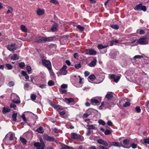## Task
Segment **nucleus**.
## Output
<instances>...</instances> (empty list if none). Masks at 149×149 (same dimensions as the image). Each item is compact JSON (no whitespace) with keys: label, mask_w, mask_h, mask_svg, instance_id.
Here are the masks:
<instances>
[{"label":"nucleus","mask_w":149,"mask_h":149,"mask_svg":"<svg viewBox=\"0 0 149 149\" xmlns=\"http://www.w3.org/2000/svg\"><path fill=\"white\" fill-rule=\"evenodd\" d=\"M48 84L49 86H52L54 85V83L52 80H49L48 82Z\"/></svg>","instance_id":"obj_35"},{"label":"nucleus","mask_w":149,"mask_h":149,"mask_svg":"<svg viewBox=\"0 0 149 149\" xmlns=\"http://www.w3.org/2000/svg\"><path fill=\"white\" fill-rule=\"evenodd\" d=\"M9 139L11 141H13L14 140L13 135V134H10V137L9 138Z\"/></svg>","instance_id":"obj_55"},{"label":"nucleus","mask_w":149,"mask_h":149,"mask_svg":"<svg viewBox=\"0 0 149 149\" xmlns=\"http://www.w3.org/2000/svg\"><path fill=\"white\" fill-rule=\"evenodd\" d=\"M36 95L34 94H32L31 96V98L32 100H36Z\"/></svg>","instance_id":"obj_36"},{"label":"nucleus","mask_w":149,"mask_h":149,"mask_svg":"<svg viewBox=\"0 0 149 149\" xmlns=\"http://www.w3.org/2000/svg\"><path fill=\"white\" fill-rule=\"evenodd\" d=\"M19 58L18 57L16 54H14L13 56H11V59L13 60H16Z\"/></svg>","instance_id":"obj_26"},{"label":"nucleus","mask_w":149,"mask_h":149,"mask_svg":"<svg viewBox=\"0 0 149 149\" xmlns=\"http://www.w3.org/2000/svg\"><path fill=\"white\" fill-rule=\"evenodd\" d=\"M50 2L55 5L58 4V1L56 0H49Z\"/></svg>","instance_id":"obj_37"},{"label":"nucleus","mask_w":149,"mask_h":149,"mask_svg":"<svg viewBox=\"0 0 149 149\" xmlns=\"http://www.w3.org/2000/svg\"><path fill=\"white\" fill-rule=\"evenodd\" d=\"M65 102L67 104H69L73 102L74 101V99L73 98H65Z\"/></svg>","instance_id":"obj_12"},{"label":"nucleus","mask_w":149,"mask_h":149,"mask_svg":"<svg viewBox=\"0 0 149 149\" xmlns=\"http://www.w3.org/2000/svg\"><path fill=\"white\" fill-rule=\"evenodd\" d=\"M111 27L113 29L117 30L119 28V26L117 24H113L111 25Z\"/></svg>","instance_id":"obj_27"},{"label":"nucleus","mask_w":149,"mask_h":149,"mask_svg":"<svg viewBox=\"0 0 149 149\" xmlns=\"http://www.w3.org/2000/svg\"><path fill=\"white\" fill-rule=\"evenodd\" d=\"M45 11L43 10H37V14L38 15H41L44 14Z\"/></svg>","instance_id":"obj_18"},{"label":"nucleus","mask_w":149,"mask_h":149,"mask_svg":"<svg viewBox=\"0 0 149 149\" xmlns=\"http://www.w3.org/2000/svg\"><path fill=\"white\" fill-rule=\"evenodd\" d=\"M40 143L35 142L34 143V146L36 147H38L37 149H44L45 145L43 141L42 138L40 139ZM47 149H54L52 147H49Z\"/></svg>","instance_id":"obj_1"},{"label":"nucleus","mask_w":149,"mask_h":149,"mask_svg":"<svg viewBox=\"0 0 149 149\" xmlns=\"http://www.w3.org/2000/svg\"><path fill=\"white\" fill-rule=\"evenodd\" d=\"M120 77L119 76H117L116 78L114 79V81L116 83H117L118 81V80L120 79Z\"/></svg>","instance_id":"obj_44"},{"label":"nucleus","mask_w":149,"mask_h":149,"mask_svg":"<svg viewBox=\"0 0 149 149\" xmlns=\"http://www.w3.org/2000/svg\"><path fill=\"white\" fill-rule=\"evenodd\" d=\"M90 74V72L88 71H85L84 74L85 77H87Z\"/></svg>","instance_id":"obj_61"},{"label":"nucleus","mask_w":149,"mask_h":149,"mask_svg":"<svg viewBox=\"0 0 149 149\" xmlns=\"http://www.w3.org/2000/svg\"><path fill=\"white\" fill-rule=\"evenodd\" d=\"M14 82L13 81H11L8 83V85L10 87H12L14 85Z\"/></svg>","instance_id":"obj_50"},{"label":"nucleus","mask_w":149,"mask_h":149,"mask_svg":"<svg viewBox=\"0 0 149 149\" xmlns=\"http://www.w3.org/2000/svg\"><path fill=\"white\" fill-rule=\"evenodd\" d=\"M138 41L141 45H146L148 43V40H146V37L140 38Z\"/></svg>","instance_id":"obj_3"},{"label":"nucleus","mask_w":149,"mask_h":149,"mask_svg":"<svg viewBox=\"0 0 149 149\" xmlns=\"http://www.w3.org/2000/svg\"><path fill=\"white\" fill-rule=\"evenodd\" d=\"M10 107L11 108H13L14 109H16V106L15 104H10Z\"/></svg>","instance_id":"obj_48"},{"label":"nucleus","mask_w":149,"mask_h":149,"mask_svg":"<svg viewBox=\"0 0 149 149\" xmlns=\"http://www.w3.org/2000/svg\"><path fill=\"white\" fill-rule=\"evenodd\" d=\"M135 111L137 113H140L141 112V109L139 107H136L135 108Z\"/></svg>","instance_id":"obj_46"},{"label":"nucleus","mask_w":149,"mask_h":149,"mask_svg":"<svg viewBox=\"0 0 149 149\" xmlns=\"http://www.w3.org/2000/svg\"><path fill=\"white\" fill-rule=\"evenodd\" d=\"M130 105V103L129 102H126L125 104H124L123 106L124 107H127L129 106Z\"/></svg>","instance_id":"obj_52"},{"label":"nucleus","mask_w":149,"mask_h":149,"mask_svg":"<svg viewBox=\"0 0 149 149\" xmlns=\"http://www.w3.org/2000/svg\"><path fill=\"white\" fill-rule=\"evenodd\" d=\"M45 139L47 141H53L54 140V139L52 137H51L47 135L45 136Z\"/></svg>","instance_id":"obj_10"},{"label":"nucleus","mask_w":149,"mask_h":149,"mask_svg":"<svg viewBox=\"0 0 149 149\" xmlns=\"http://www.w3.org/2000/svg\"><path fill=\"white\" fill-rule=\"evenodd\" d=\"M137 145L134 143H133L131 145V146L133 148H136Z\"/></svg>","instance_id":"obj_57"},{"label":"nucleus","mask_w":149,"mask_h":149,"mask_svg":"<svg viewBox=\"0 0 149 149\" xmlns=\"http://www.w3.org/2000/svg\"><path fill=\"white\" fill-rule=\"evenodd\" d=\"M115 77V75L114 74H112L110 77L109 78L110 79H113L114 80Z\"/></svg>","instance_id":"obj_56"},{"label":"nucleus","mask_w":149,"mask_h":149,"mask_svg":"<svg viewBox=\"0 0 149 149\" xmlns=\"http://www.w3.org/2000/svg\"><path fill=\"white\" fill-rule=\"evenodd\" d=\"M67 66L64 65L60 70V75H65L67 73V70H66Z\"/></svg>","instance_id":"obj_5"},{"label":"nucleus","mask_w":149,"mask_h":149,"mask_svg":"<svg viewBox=\"0 0 149 149\" xmlns=\"http://www.w3.org/2000/svg\"><path fill=\"white\" fill-rule=\"evenodd\" d=\"M46 85L44 84H42L39 86V87L41 88H45L46 87Z\"/></svg>","instance_id":"obj_64"},{"label":"nucleus","mask_w":149,"mask_h":149,"mask_svg":"<svg viewBox=\"0 0 149 149\" xmlns=\"http://www.w3.org/2000/svg\"><path fill=\"white\" fill-rule=\"evenodd\" d=\"M145 32L144 31L143 29H140V30L139 34L141 35L144 34Z\"/></svg>","instance_id":"obj_60"},{"label":"nucleus","mask_w":149,"mask_h":149,"mask_svg":"<svg viewBox=\"0 0 149 149\" xmlns=\"http://www.w3.org/2000/svg\"><path fill=\"white\" fill-rule=\"evenodd\" d=\"M143 141L146 143H149V138L144 139Z\"/></svg>","instance_id":"obj_49"},{"label":"nucleus","mask_w":149,"mask_h":149,"mask_svg":"<svg viewBox=\"0 0 149 149\" xmlns=\"http://www.w3.org/2000/svg\"><path fill=\"white\" fill-rule=\"evenodd\" d=\"M10 109L8 107H4L2 110V112L3 113H6L10 111Z\"/></svg>","instance_id":"obj_15"},{"label":"nucleus","mask_w":149,"mask_h":149,"mask_svg":"<svg viewBox=\"0 0 149 149\" xmlns=\"http://www.w3.org/2000/svg\"><path fill=\"white\" fill-rule=\"evenodd\" d=\"M71 138L74 139H77L80 138V136L75 133H72L71 134Z\"/></svg>","instance_id":"obj_9"},{"label":"nucleus","mask_w":149,"mask_h":149,"mask_svg":"<svg viewBox=\"0 0 149 149\" xmlns=\"http://www.w3.org/2000/svg\"><path fill=\"white\" fill-rule=\"evenodd\" d=\"M108 46V45L103 46L101 44H100L98 45L97 47L99 49H102L106 48Z\"/></svg>","instance_id":"obj_22"},{"label":"nucleus","mask_w":149,"mask_h":149,"mask_svg":"<svg viewBox=\"0 0 149 149\" xmlns=\"http://www.w3.org/2000/svg\"><path fill=\"white\" fill-rule=\"evenodd\" d=\"M111 143L113 146H117V147H121L122 146V145L120 143L112 142Z\"/></svg>","instance_id":"obj_16"},{"label":"nucleus","mask_w":149,"mask_h":149,"mask_svg":"<svg viewBox=\"0 0 149 149\" xmlns=\"http://www.w3.org/2000/svg\"><path fill=\"white\" fill-rule=\"evenodd\" d=\"M20 140L22 143L24 145H25L27 141L24 138L22 137H20Z\"/></svg>","instance_id":"obj_25"},{"label":"nucleus","mask_w":149,"mask_h":149,"mask_svg":"<svg viewBox=\"0 0 149 149\" xmlns=\"http://www.w3.org/2000/svg\"><path fill=\"white\" fill-rule=\"evenodd\" d=\"M6 66L8 70H11L13 68L12 66L10 64H6Z\"/></svg>","instance_id":"obj_42"},{"label":"nucleus","mask_w":149,"mask_h":149,"mask_svg":"<svg viewBox=\"0 0 149 149\" xmlns=\"http://www.w3.org/2000/svg\"><path fill=\"white\" fill-rule=\"evenodd\" d=\"M77 28L80 31H84V27L81 26L80 25H78L77 26Z\"/></svg>","instance_id":"obj_34"},{"label":"nucleus","mask_w":149,"mask_h":149,"mask_svg":"<svg viewBox=\"0 0 149 149\" xmlns=\"http://www.w3.org/2000/svg\"><path fill=\"white\" fill-rule=\"evenodd\" d=\"M55 109H56L57 110H62L63 109V108L61 106L56 105V107H55Z\"/></svg>","instance_id":"obj_39"},{"label":"nucleus","mask_w":149,"mask_h":149,"mask_svg":"<svg viewBox=\"0 0 149 149\" xmlns=\"http://www.w3.org/2000/svg\"><path fill=\"white\" fill-rule=\"evenodd\" d=\"M15 43H13L7 46V49L10 51H14L16 50L17 47L16 46Z\"/></svg>","instance_id":"obj_4"},{"label":"nucleus","mask_w":149,"mask_h":149,"mask_svg":"<svg viewBox=\"0 0 149 149\" xmlns=\"http://www.w3.org/2000/svg\"><path fill=\"white\" fill-rule=\"evenodd\" d=\"M113 94L111 92L108 93L106 96V98L108 100L111 99L113 97Z\"/></svg>","instance_id":"obj_13"},{"label":"nucleus","mask_w":149,"mask_h":149,"mask_svg":"<svg viewBox=\"0 0 149 149\" xmlns=\"http://www.w3.org/2000/svg\"><path fill=\"white\" fill-rule=\"evenodd\" d=\"M22 117L24 121H26V118L25 117V115L24 114H23L22 115Z\"/></svg>","instance_id":"obj_62"},{"label":"nucleus","mask_w":149,"mask_h":149,"mask_svg":"<svg viewBox=\"0 0 149 149\" xmlns=\"http://www.w3.org/2000/svg\"><path fill=\"white\" fill-rule=\"evenodd\" d=\"M36 131L38 133L42 134L43 132V128L42 127H40L37 129Z\"/></svg>","instance_id":"obj_23"},{"label":"nucleus","mask_w":149,"mask_h":149,"mask_svg":"<svg viewBox=\"0 0 149 149\" xmlns=\"http://www.w3.org/2000/svg\"><path fill=\"white\" fill-rule=\"evenodd\" d=\"M87 126L88 127V129L90 130V129H95V127L93 126V125H87Z\"/></svg>","instance_id":"obj_40"},{"label":"nucleus","mask_w":149,"mask_h":149,"mask_svg":"<svg viewBox=\"0 0 149 149\" xmlns=\"http://www.w3.org/2000/svg\"><path fill=\"white\" fill-rule=\"evenodd\" d=\"M61 149H74L73 148L70 147L68 146L65 145L64 146L62 147Z\"/></svg>","instance_id":"obj_32"},{"label":"nucleus","mask_w":149,"mask_h":149,"mask_svg":"<svg viewBox=\"0 0 149 149\" xmlns=\"http://www.w3.org/2000/svg\"><path fill=\"white\" fill-rule=\"evenodd\" d=\"M67 85L66 84H63L61 86V87L63 88H67Z\"/></svg>","instance_id":"obj_54"},{"label":"nucleus","mask_w":149,"mask_h":149,"mask_svg":"<svg viewBox=\"0 0 149 149\" xmlns=\"http://www.w3.org/2000/svg\"><path fill=\"white\" fill-rule=\"evenodd\" d=\"M19 66L22 68H23L25 66V64L24 62L20 63L19 64Z\"/></svg>","instance_id":"obj_38"},{"label":"nucleus","mask_w":149,"mask_h":149,"mask_svg":"<svg viewBox=\"0 0 149 149\" xmlns=\"http://www.w3.org/2000/svg\"><path fill=\"white\" fill-rule=\"evenodd\" d=\"M91 102L93 104H97L99 103V102L95 98H93L91 100Z\"/></svg>","instance_id":"obj_24"},{"label":"nucleus","mask_w":149,"mask_h":149,"mask_svg":"<svg viewBox=\"0 0 149 149\" xmlns=\"http://www.w3.org/2000/svg\"><path fill=\"white\" fill-rule=\"evenodd\" d=\"M45 37L42 36H39L36 37L35 41L39 43H45Z\"/></svg>","instance_id":"obj_7"},{"label":"nucleus","mask_w":149,"mask_h":149,"mask_svg":"<svg viewBox=\"0 0 149 149\" xmlns=\"http://www.w3.org/2000/svg\"><path fill=\"white\" fill-rule=\"evenodd\" d=\"M146 105L148 111L149 112V101L146 103Z\"/></svg>","instance_id":"obj_58"},{"label":"nucleus","mask_w":149,"mask_h":149,"mask_svg":"<svg viewBox=\"0 0 149 149\" xmlns=\"http://www.w3.org/2000/svg\"><path fill=\"white\" fill-rule=\"evenodd\" d=\"M130 141L127 139H126L123 141V143L125 145H128L129 144Z\"/></svg>","instance_id":"obj_31"},{"label":"nucleus","mask_w":149,"mask_h":149,"mask_svg":"<svg viewBox=\"0 0 149 149\" xmlns=\"http://www.w3.org/2000/svg\"><path fill=\"white\" fill-rule=\"evenodd\" d=\"M26 69L27 70L29 74H30L31 73V71L32 69L31 67L29 65H27L26 67Z\"/></svg>","instance_id":"obj_28"},{"label":"nucleus","mask_w":149,"mask_h":149,"mask_svg":"<svg viewBox=\"0 0 149 149\" xmlns=\"http://www.w3.org/2000/svg\"><path fill=\"white\" fill-rule=\"evenodd\" d=\"M99 123L100 124H101L103 125H104L105 124V122L101 120H100L99 121Z\"/></svg>","instance_id":"obj_47"},{"label":"nucleus","mask_w":149,"mask_h":149,"mask_svg":"<svg viewBox=\"0 0 149 149\" xmlns=\"http://www.w3.org/2000/svg\"><path fill=\"white\" fill-rule=\"evenodd\" d=\"M96 59L93 58L91 63L88 64V65L91 67L94 66L96 64Z\"/></svg>","instance_id":"obj_11"},{"label":"nucleus","mask_w":149,"mask_h":149,"mask_svg":"<svg viewBox=\"0 0 149 149\" xmlns=\"http://www.w3.org/2000/svg\"><path fill=\"white\" fill-rule=\"evenodd\" d=\"M97 142L98 143L102 144L105 146H108V144L107 142L101 139H98L97 140Z\"/></svg>","instance_id":"obj_8"},{"label":"nucleus","mask_w":149,"mask_h":149,"mask_svg":"<svg viewBox=\"0 0 149 149\" xmlns=\"http://www.w3.org/2000/svg\"><path fill=\"white\" fill-rule=\"evenodd\" d=\"M54 40L53 37H50L48 38L45 37V43L47 42H49Z\"/></svg>","instance_id":"obj_14"},{"label":"nucleus","mask_w":149,"mask_h":149,"mask_svg":"<svg viewBox=\"0 0 149 149\" xmlns=\"http://www.w3.org/2000/svg\"><path fill=\"white\" fill-rule=\"evenodd\" d=\"M74 57L75 58L77 59L79 57L78 54L76 53H75L74 54Z\"/></svg>","instance_id":"obj_53"},{"label":"nucleus","mask_w":149,"mask_h":149,"mask_svg":"<svg viewBox=\"0 0 149 149\" xmlns=\"http://www.w3.org/2000/svg\"><path fill=\"white\" fill-rule=\"evenodd\" d=\"M74 67L75 68H76V69H79L81 68V65L80 63L76 64L75 66Z\"/></svg>","instance_id":"obj_51"},{"label":"nucleus","mask_w":149,"mask_h":149,"mask_svg":"<svg viewBox=\"0 0 149 149\" xmlns=\"http://www.w3.org/2000/svg\"><path fill=\"white\" fill-rule=\"evenodd\" d=\"M21 73L23 76L25 77V78L26 79H28L29 78V76L27 74L26 72L25 71H22Z\"/></svg>","instance_id":"obj_19"},{"label":"nucleus","mask_w":149,"mask_h":149,"mask_svg":"<svg viewBox=\"0 0 149 149\" xmlns=\"http://www.w3.org/2000/svg\"><path fill=\"white\" fill-rule=\"evenodd\" d=\"M142 3H140L137 5L134 8V9H141Z\"/></svg>","instance_id":"obj_33"},{"label":"nucleus","mask_w":149,"mask_h":149,"mask_svg":"<svg viewBox=\"0 0 149 149\" xmlns=\"http://www.w3.org/2000/svg\"><path fill=\"white\" fill-rule=\"evenodd\" d=\"M107 125L109 126H111L113 125L112 122L110 120H109L107 123Z\"/></svg>","instance_id":"obj_59"},{"label":"nucleus","mask_w":149,"mask_h":149,"mask_svg":"<svg viewBox=\"0 0 149 149\" xmlns=\"http://www.w3.org/2000/svg\"><path fill=\"white\" fill-rule=\"evenodd\" d=\"M111 133V132L110 130H107L104 132V134L106 135H109Z\"/></svg>","instance_id":"obj_45"},{"label":"nucleus","mask_w":149,"mask_h":149,"mask_svg":"<svg viewBox=\"0 0 149 149\" xmlns=\"http://www.w3.org/2000/svg\"><path fill=\"white\" fill-rule=\"evenodd\" d=\"M42 63L43 65L47 67L49 70H52L51 64L49 61L44 59L42 60Z\"/></svg>","instance_id":"obj_2"},{"label":"nucleus","mask_w":149,"mask_h":149,"mask_svg":"<svg viewBox=\"0 0 149 149\" xmlns=\"http://www.w3.org/2000/svg\"><path fill=\"white\" fill-rule=\"evenodd\" d=\"M88 78L92 81H93L96 79V77L94 74H92L88 77Z\"/></svg>","instance_id":"obj_29"},{"label":"nucleus","mask_w":149,"mask_h":149,"mask_svg":"<svg viewBox=\"0 0 149 149\" xmlns=\"http://www.w3.org/2000/svg\"><path fill=\"white\" fill-rule=\"evenodd\" d=\"M59 91L60 93L61 94L65 93L67 92L66 90H63L61 88L59 89Z\"/></svg>","instance_id":"obj_43"},{"label":"nucleus","mask_w":149,"mask_h":149,"mask_svg":"<svg viewBox=\"0 0 149 149\" xmlns=\"http://www.w3.org/2000/svg\"><path fill=\"white\" fill-rule=\"evenodd\" d=\"M21 30L24 32H27V29L26 26L24 25H22L20 26Z\"/></svg>","instance_id":"obj_17"},{"label":"nucleus","mask_w":149,"mask_h":149,"mask_svg":"<svg viewBox=\"0 0 149 149\" xmlns=\"http://www.w3.org/2000/svg\"><path fill=\"white\" fill-rule=\"evenodd\" d=\"M5 7H6L5 8H3L1 3L0 2V9H1L3 8L7 9H13L11 7L8 6H5Z\"/></svg>","instance_id":"obj_20"},{"label":"nucleus","mask_w":149,"mask_h":149,"mask_svg":"<svg viewBox=\"0 0 149 149\" xmlns=\"http://www.w3.org/2000/svg\"><path fill=\"white\" fill-rule=\"evenodd\" d=\"M100 149H109L108 148L102 146H100Z\"/></svg>","instance_id":"obj_63"},{"label":"nucleus","mask_w":149,"mask_h":149,"mask_svg":"<svg viewBox=\"0 0 149 149\" xmlns=\"http://www.w3.org/2000/svg\"><path fill=\"white\" fill-rule=\"evenodd\" d=\"M12 102L16 104H19L20 102V101L19 100H16L15 99H13L12 100Z\"/></svg>","instance_id":"obj_41"},{"label":"nucleus","mask_w":149,"mask_h":149,"mask_svg":"<svg viewBox=\"0 0 149 149\" xmlns=\"http://www.w3.org/2000/svg\"><path fill=\"white\" fill-rule=\"evenodd\" d=\"M86 53L87 54L95 55L96 54L97 52L93 49H88L86 50Z\"/></svg>","instance_id":"obj_6"},{"label":"nucleus","mask_w":149,"mask_h":149,"mask_svg":"<svg viewBox=\"0 0 149 149\" xmlns=\"http://www.w3.org/2000/svg\"><path fill=\"white\" fill-rule=\"evenodd\" d=\"M17 113L15 112H14L12 115V118L13 121H15L17 120Z\"/></svg>","instance_id":"obj_21"},{"label":"nucleus","mask_w":149,"mask_h":149,"mask_svg":"<svg viewBox=\"0 0 149 149\" xmlns=\"http://www.w3.org/2000/svg\"><path fill=\"white\" fill-rule=\"evenodd\" d=\"M143 58V56L142 55H136L134 57H133V59L134 60H135L136 58H139L140 59L141 58Z\"/></svg>","instance_id":"obj_30"}]
</instances>
